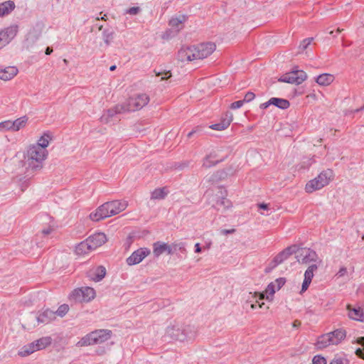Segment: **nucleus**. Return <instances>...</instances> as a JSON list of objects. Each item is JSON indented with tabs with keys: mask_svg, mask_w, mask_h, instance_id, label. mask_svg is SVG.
Listing matches in <instances>:
<instances>
[{
	"mask_svg": "<svg viewBox=\"0 0 364 364\" xmlns=\"http://www.w3.org/2000/svg\"><path fill=\"white\" fill-rule=\"evenodd\" d=\"M53 52V49L50 47H48L46 50V54L50 55Z\"/></svg>",
	"mask_w": 364,
	"mask_h": 364,
	"instance_id": "61",
	"label": "nucleus"
},
{
	"mask_svg": "<svg viewBox=\"0 0 364 364\" xmlns=\"http://www.w3.org/2000/svg\"><path fill=\"white\" fill-rule=\"evenodd\" d=\"M216 156L215 153H210L203 159V166L205 168H210L216 165L220 161L216 159Z\"/></svg>",
	"mask_w": 364,
	"mask_h": 364,
	"instance_id": "36",
	"label": "nucleus"
},
{
	"mask_svg": "<svg viewBox=\"0 0 364 364\" xmlns=\"http://www.w3.org/2000/svg\"><path fill=\"white\" fill-rule=\"evenodd\" d=\"M194 46L182 47L178 53V58L179 60L193 61L196 60Z\"/></svg>",
	"mask_w": 364,
	"mask_h": 364,
	"instance_id": "13",
	"label": "nucleus"
},
{
	"mask_svg": "<svg viewBox=\"0 0 364 364\" xmlns=\"http://www.w3.org/2000/svg\"><path fill=\"white\" fill-rule=\"evenodd\" d=\"M48 156V151L41 150L38 146L29 144L23 153L24 165L26 170L36 171L41 170Z\"/></svg>",
	"mask_w": 364,
	"mask_h": 364,
	"instance_id": "1",
	"label": "nucleus"
},
{
	"mask_svg": "<svg viewBox=\"0 0 364 364\" xmlns=\"http://www.w3.org/2000/svg\"><path fill=\"white\" fill-rule=\"evenodd\" d=\"M205 195L210 203L218 210H228L232 207L231 201L226 198V191L220 187H216L215 189L208 191Z\"/></svg>",
	"mask_w": 364,
	"mask_h": 364,
	"instance_id": "3",
	"label": "nucleus"
},
{
	"mask_svg": "<svg viewBox=\"0 0 364 364\" xmlns=\"http://www.w3.org/2000/svg\"><path fill=\"white\" fill-rule=\"evenodd\" d=\"M313 364H326V359L320 355H316L312 360Z\"/></svg>",
	"mask_w": 364,
	"mask_h": 364,
	"instance_id": "50",
	"label": "nucleus"
},
{
	"mask_svg": "<svg viewBox=\"0 0 364 364\" xmlns=\"http://www.w3.org/2000/svg\"><path fill=\"white\" fill-rule=\"evenodd\" d=\"M18 73V69L16 66L0 65V80L9 81L13 79Z\"/></svg>",
	"mask_w": 364,
	"mask_h": 364,
	"instance_id": "18",
	"label": "nucleus"
},
{
	"mask_svg": "<svg viewBox=\"0 0 364 364\" xmlns=\"http://www.w3.org/2000/svg\"><path fill=\"white\" fill-rule=\"evenodd\" d=\"M69 311V306L68 304L60 305L57 311L55 312V315L57 314L60 317H63Z\"/></svg>",
	"mask_w": 364,
	"mask_h": 364,
	"instance_id": "42",
	"label": "nucleus"
},
{
	"mask_svg": "<svg viewBox=\"0 0 364 364\" xmlns=\"http://www.w3.org/2000/svg\"><path fill=\"white\" fill-rule=\"evenodd\" d=\"M165 242H154L153 245V253L155 257H159L161 255H162L164 252H165Z\"/></svg>",
	"mask_w": 364,
	"mask_h": 364,
	"instance_id": "39",
	"label": "nucleus"
},
{
	"mask_svg": "<svg viewBox=\"0 0 364 364\" xmlns=\"http://www.w3.org/2000/svg\"><path fill=\"white\" fill-rule=\"evenodd\" d=\"M155 73H156V76L161 77V80H160L161 81L167 80L169 78H171V73L169 70L168 71L164 70V71H159V72L155 71Z\"/></svg>",
	"mask_w": 364,
	"mask_h": 364,
	"instance_id": "43",
	"label": "nucleus"
},
{
	"mask_svg": "<svg viewBox=\"0 0 364 364\" xmlns=\"http://www.w3.org/2000/svg\"><path fill=\"white\" fill-rule=\"evenodd\" d=\"M271 102L272 105L282 109H287L290 106V103L288 100L282 98L272 97Z\"/></svg>",
	"mask_w": 364,
	"mask_h": 364,
	"instance_id": "38",
	"label": "nucleus"
},
{
	"mask_svg": "<svg viewBox=\"0 0 364 364\" xmlns=\"http://www.w3.org/2000/svg\"><path fill=\"white\" fill-rule=\"evenodd\" d=\"M331 338L328 333L323 334L318 338V340L316 343V346L318 349H323L329 346H331L330 342Z\"/></svg>",
	"mask_w": 364,
	"mask_h": 364,
	"instance_id": "35",
	"label": "nucleus"
},
{
	"mask_svg": "<svg viewBox=\"0 0 364 364\" xmlns=\"http://www.w3.org/2000/svg\"><path fill=\"white\" fill-rule=\"evenodd\" d=\"M244 103L245 102L243 100H238V101L234 102L231 104L230 108L233 109L240 108L243 105Z\"/></svg>",
	"mask_w": 364,
	"mask_h": 364,
	"instance_id": "54",
	"label": "nucleus"
},
{
	"mask_svg": "<svg viewBox=\"0 0 364 364\" xmlns=\"http://www.w3.org/2000/svg\"><path fill=\"white\" fill-rule=\"evenodd\" d=\"M354 272V268L352 267L350 270L347 269L346 267H341L337 273L334 275V277L336 279H344L346 280L350 279L352 277L353 273Z\"/></svg>",
	"mask_w": 364,
	"mask_h": 364,
	"instance_id": "32",
	"label": "nucleus"
},
{
	"mask_svg": "<svg viewBox=\"0 0 364 364\" xmlns=\"http://www.w3.org/2000/svg\"><path fill=\"white\" fill-rule=\"evenodd\" d=\"M16 6L13 1L9 0L0 4V17L9 15Z\"/></svg>",
	"mask_w": 364,
	"mask_h": 364,
	"instance_id": "29",
	"label": "nucleus"
},
{
	"mask_svg": "<svg viewBox=\"0 0 364 364\" xmlns=\"http://www.w3.org/2000/svg\"><path fill=\"white\" fill-rule=\"evenodd\" d=\"M259 208L260 209L267 210L268 209V205L265 204V203H261V204L259 205Z\"/></svg>",
	"mask_w": 364,
	"mask_h": 364,
	"instance_id": "59",
	"label": "nucleus"
},
{
	"mask_svg": "<svg viewBox=\"0 0 364 364\" xmlns=\"http://www.w3.org/2000/svg\"><path fill=\"white\" fill-rule=\"evenodd\" d=\"M124 107L122 104L117 105L114 107L104 112L100 117L101 122L108 124L112 122L113 118L117 114L124 113Z\"/></svg>",
	"mask_w": 364,
	"mask_h": 364,
	"instance_id": "12",
	"label": "nucleus"
},
{
	"mask_svg": "<svg viewBox=\"0 0 364 364\" xmlns=\"http://www.w3.org/2000/svg\"><path fill=\"white\" fill-rule=\"evenodd\" d=\"M232 119V114L231 112H227L222 117L220 122L210 125V128L218 131L224 130L230 126Z\"/></svg>",
	"mask_w": 364,
	"mask_h": 364,
	"instance_id": "20",
	"label": "nucleus"
},
{
	"mask_svg": "<svg viewBox=\"0 0 364 364\" xmlns=\"http://www.w3.org/2000/svg\"><path fill=\"white\" fill-rule=\"evenodd\" d=\"M105 274L106 269L102 266L93 267L90 269L87 272L88 277L95 282L101 281L105 277Z\"/></svg>",
	"mask_w": 364,
	"mask_h": 364,
	"instance_id": "21",
	"label": "nucleus"
},
{
	"mask_svg": "<svg viewBox=\"0 0 364 364\" xmlns=\"http://www.w3.org/2000/svg\"><path fill=\"white\" fill-rule=\"evenodd\" d=\"M114 38V32L111 29H104L102 31V39L106 46H109Z\"/></svg>",
	"mask_w": 364,
	"mask_h": 364,
	"instance_id": "40",
	"label": "nucleus"
},
{
	"mask_svg": "<svg viewBox=\"0 0 364 364\" xmlns=\"http://www.w3.org/2000/svg\"><path fill=\"white\" fill-rule=\"evenodd\" d=\"M348 316L351 319L364 321V312L362 309H360V307L351 309L350 306H348Z\"/></svg>",
	"mask_w": 364,
	"mask_h": 364,
	"instance_id": "31",
	"label": "nucleus"
},
{
	"mask_svg": "<svg viewBox=\"0 0 364 364\" xmlns=\"http://www.w3.org/2000/svg\"><path fill=\"white\" fill-rule=\"evenodd\" d=\"M318 269V266L316 264H311L304 273V279L302 283L301 292L306 291L311 282V280L314 275V272Z\"/></svg>",
	"mask_w": 364,
	"mask_h": 364,
	"instance_id": "19",
	"label": "nucleus"
},
{
	"mask_svg": "<svg viewBox=\"0 0 364 364\" xmlns=\"http://www.w3.org/2000/svg\"><path fill=\"white\" fill-rule=\"evenodd\" d=\"M255 95L254 92H248L247 93H246V95H245V97L242 100L244 101V102H250L252 101L255 99Z\"/></svg>",
	"mask_w": 364,
	"mask_h": 364,
	"instance_id": "51",
	"label": "nucleus"
},
{
	"mask_svg": "<svg viewBox=\"0 0 364 364\" xmlns=\"http://www.w3.org/2000/svg\"><path fill=\"white\" fill-rule=\"evenodd\" d=\"M313 163H314L313 159H306L302 161L301 167L303 168H306L309 167Z\"/></svg>",
	"mask_w": 364,
	"mask_h": 364,
	"instance_id": "52",
	"label": "nucleus"
},
{
	"mask_svg": "<svg viewBox=\"0 0 364 364\" xmlns=\"http://www.w3.org/2000/svg\"><path fill=\"white\" fill-rule=\"evenodd\" d=\"M186 21V16L185 15H179L178 16L172 18L169 21V26L178 32L183 28V23Z\"/></svg>",
	"mask_w": 364,
	"mask_h": 364,
	"instance_id": "27",
	"label": "nucleus"
},
{
	"mask_svg": "<svg viewBox=\"0 0 364 364\" xmlns=\"http://www.w3.org/2000/svg\"><path fill=\"white\" fill-rule=\"evenodd\" d=\"M111 216L112 215L109 213V210L105 203L90 215V219L93 221H99Z\"/></svg>",
	"mask_w": 364,
	"mask_h": 364,
	"instance_id": "16",
	"label": "nucleus"
},
{
	"mask_svg": "<svg viewBox=\"0 0 364 364\" xmlns=\"http://www.w3.org/2000/svg\"><path fill=\"white\" fill-rule=\"evenodd\" d=\"M150 254V250L147 248H139L134 251L127 259L128 265H134L140 263L146 257Z\"/></svg>",
	"mask_w": 364,
	"mask_h": 364,
	"instance_id": "11",
	"label": "nucleus"
},
{
	"mask_svg": "<svg viewBox=\"0 0 364 364\" xmlns=\"http://www.w3.org/2000/svg\"><path fill=\"white\" fill-rule=\"evenodd\" d=\"M52 232H53V228H47L42 230V233L44 235H48L50 234Z\"/></svg>",
	"mask_w": 364,
	"mask_h": 364,
	"instance_id": "57",
	"label": "nucleus"
},
{
	"mask_svg": "<svg viewBox=\"0 0 364 364\" xmlns=\"http://www.w3.org/2000/svg\"><path fill=\"white\" fill-rule=\"evenodd\" d=\"M276 291H277V290L276 289L275 285L272 282H271L267 287L265 293L269 294L270 296H273L274 294L276 292Z\"/></svg>",
	"mask_w": 364,
	"mask_h": 364,
	"instance_id": "48",
	"label": "nucleus"
},
{
	"mask_svg": "<svg viewBox=\"0 0 364 364\" xmlns=\"http://www.w3.org/2000/svg\"><path fill=\"white\" fill-rule=\"evenodd\" d=\"M18 27L11 26L0 31V40L6 46L16 36Z\"/></svg>",
	"mask_w": 364,
	"mask_h": 364,
	"instance_id": "15",
	"label": "nucleus"
},
{
	"mask_svg": "<svg viewBox=\"0 0 364 364\" xmlns=\"http://www.w3.org/2000/svg\"><path fill=\"white\" fill-rule=\"evenodd\" d=\"M150 99L146 94H139L130 97L126 102L122 104L125 112H134L142 109L149 102Z\"/></svg>",
	"mask_w": 364,
	"mask_h": 364,
	"instance_id": "6",
	"label": "nucleus"
},
{
	"mask_svg": "<svg viewBox=\"0 0 364 364\" xmlns=\"http://www.w3.org/2000/svg\"><path fill=\"white\" fill-rule=\"evenodd\" d=\"M141 11V9L139 6L131 7L125 11V14L129 15H137Z\"/></svg>",
	"mask_w": 364,
	"mask_h": 364,
	"instance_id": "47",
	"label": "nucleus"
},
{
	"mask_svg": "<svg viewBox=\"0 0 364 364\" xmlns=\"http://www.w3.org/2000/svg\"><path fill=\"white\" fill-rule=\"evenodd\" d=\"M11 132V120L8 119L0 122V132Z\"/></svg>",
	"mask_w": 364,
	"mask_h": 364,
	"instance_id": "41",
	"label": "nucleus"
},
{
	"mask_svg": "<svg viewBox=\"0 0 364 364\" xmlns=\"http://www.w3.org/2000/svg\"><path fill=\"white\" fill-rule=\"evenodd\" d=\"M196 331L193 326H182L176 321L171 322L165 330L164 336L167 338L185 341L192 340L196 337Z\"/></svg>",
	"mask_w": 364,
	"mask_h": 364,
	"instance_id": "2",
	"label": "nucleus"
},
{
	"mask_svg": "<svg viewBox=\"0 0 364 364\" xmlns=\"http://www.w3.org/2000/svg\"><path fill=\"white\" fill-rule=\"evenodd\" d=\"M313 40H314L313 38H307L306 39H304L301 42L299 46V49L301 51L305 50L309 47V46L312 43Z\"/></svg>",
	"mask_w": 364,
	"mask_h": 364,
	"instance_id": "44",
	"label": "nucleus"
},
{
	"mask_svg": "<svg viewBox=\"0 0 364 364\" xmlns=\"http://www.w3.org/2000/svg\"><path fill=\"white\" fill-rule=\"evenodd\" d=\"M115 69H116V65H112V66L109 68V70H110L111 71H113V70H114Z\"/></svg>",
	"mask_w": 364,
	"mask_h": 364,
	"instance_id": "64",
	"label": "nucleus"
},
{
	"mask_svg": "<svg viewBox=\"0 0 364 364\" xmlns=\"http://www.w3.org/2000/svg\"><path fill=\"white\" fill-rule=\"evenodd\" d=\"M52 339L50 337H43L33 342L36 351L43 350L50 345Z\"/></svg>",
	"mask_w": 364,
	"mask_h": 364,
	"instance_id": "33",
	"label": "nucleus"
},
{
	"mask_svg": "<svg viewBox=\"0 0 364 364\" xmlns=\"http://www.w3.org/2000/svg\"><path fill=\"white\" fill-rule=\"evenodd\" d=\"M235 229H230V230H223V232L225 233V234H230V233H233L235 232Z\"/></svg>",
	"mask_w": 364,
	"mask_h": 364,
	"instance_id": "60",
	"label": "nucleus"
},
{
	"mask_svg": "<svg viewBox=\"0 0 364 364\" xmlns=\"http://www.w3.org/2000/svg\"><path fill=\"white\" fill-rule=\"evenodd\" d=\"M360 343H363L364 345V337L360 338ZM355 353L358 356L364 359V348L363 349L358 348L355 351Z\"/></svg>",
	"mask_w": 364,
	"mask_h": 364,
	"instance_id": "53",
	"label": "nucleus"
},
{
	"mask_svg": "<svg viewBox=\"0 0 364 364\" xmlns=\"http://www.w3.org/2000/svg\"><path fill=\"white\" fill-rule=\"evenodd\" d=\"M296 259L301 264H309L311 262H321L317 253L310 248H300L296 252Z\"/></svg>",
	"mask_w": 364,
	"mask_h": 364,
	"instance_id": "8",
	"label": "nucleus"
},
{
	"mask_svg": "<svg viewBox=\"0 0 364 364\" xmlns=\"http://www.w3.org/2000/svg\"><path fill=\"white\" fill-rule=\"evenodd\" d=\"M331 345H338L346 337V331L342 329H337L334 331L328 333Z\"/></svg>",
	"mask_w": 364,
	"mask_h": 364,
	"instance_id": "26",
	"label": "nucleus"
},
{
	"mask_svg": "<svg viewBox=\"0 0 364 364\" xmlns=\"http://www.w3.org/2000/svg\"><path fill=\"white\" fill-rule=\"evenodd\" d=\"M165 249H166L165 252H166L168 255H172L175 252L174 248H173V245H169L166 243Z\"/></svg>",
	"mask_w": 364,
	"mask_h": 364,
	"instance_id": "55",
	"label": "nucleus"
},
{
	"mask_svg": "<svg viewBox=\"0 0 364 364\" xmlns=\"http://www.w3.org/2000/svg\"><path fill=\"white\" fill-rule=\"evenodd\" d=\"M173 245L174 251H181V252H185L186 251V245L183 242H179V243H175Z\"/></svg>",
	"mask_w": 364,
	"mask_h": 364,
	"instance_id": "49",
	"label": "nucleus"
},
{
	"mask_svg": "<svg viewBox=\"0 0 364 364\" xmlns=\"http://www.w3.org/2000/svg\"><path fill=\"white\" fill-rule=\"evenodd\" d=\"M36 349H35V347H34V345L33 343V342L27 344V345H25L24 346H23L19 350H18V355H20L21 357H26L32 353H33L34 352H36Z\"/></svg>",
	"mask_w": 364,
	"mask_h": 364,
	"instance_id": "37",
	"label": "nucleus"
},
{
	"mask_svg": "<svg viewBox=\"0 0 364 364\" xmlns=\"http://www.w3.org/2000/svg\"><path fill=\"white\" fill-rule=\"evenodd\" d=\"M93 251L87 240L80 242L75 246V252L78 256H85Z\"/></svg>",
	"mask_w": 364,
	"mask_h": 364,
	"instance_id": "25",
	"label": "nucleus"
},
{
	"mask_svg": "<svg viewBox=\"0 0 364 364\" xmlns=\"http://www.w3.org/2000/svg\"><path fill=\"white\" fill-rule=\"evenodd\" d=\"M299 325H300V322H299V321H295L293 323V327H294V328L298 327Z\"/></svg>",
	"mask_w": 364,
	"mask_h": 364,
	"instance_id": "62",
	"label": "nucleus"
},
{
	"mask_svg": "<svg viewBox=\"0 0 364 364\" xmlns=\"http://www.w3.org/2000/svg\"><path fill=\"white\" fill-rule=\"evenodd\" d=\"M26 116L21 117L15 120H11V132H18L23 129L28 122Z\"/></svg>",
	"mask_w": 364,
	"mask_h": 364,
	"instance_id": "30",
	"label": "nucleus"
},
{
	"mask_svg": "<svg viewBox=\"0 0 364 364\" xmlns=\"http://www.w3.org/2000/svg\"><path fill=\"white\" fill-rule=\"evenodd\" d=\"M168 191L165 187L154 189L151 193V200H162L166 198Z\"/></svg>",
	"mask_w": 364,
	"mask_h": 364,
	"instance_id": "34",
	"label": "nucleus"
},
{
	"mask_svg": "<svg viewBox=\"0 0 364 364\" xmlns=\"http://www.w3.org/2000/svg\"><path fill=\"white\" fill-rule=\"evenodd\" d=\"M272 105V102H271V99L266 102H264V103H262L260 105H259V107L261 109H267L269 105Z\"/></svg>",
	"mask_w": 364,
	"mask_h": 364,
	"instance_id": "56",
	"label": "nucleus"
},
{
	"mask_svg": "<svg viewBox=\"0 0 364 364\" xmlns=\"http://www.w3.org/2000/svg\"><path fill=\"white\" fill-rule=\"evenodd\" d=\"M112 331L108 329H98L83 336L76 344L77 347H84L105 343L110 339Z\"/></svg>",
	"mask_w": 364,
	"mask_h": 364,
	"instance_id": "4",
	"label": "nucleus"
},
{
	"mask_svg": "<svg viewBox=\"0 0 364 364\" xmlns=\"http://www.w3.org/2000/svg\"><path fill=\"white\" fill-rule=\"evenodd\" d=\"M333 171L331 169L323 170L316 177L307 182L305 186L306 192L311 193L323 188L329 184L333 180Z\"/></svg>",
	"mask_w": 364,
	"mask_h": 364,
	"instance_id": "5",
	"label": "nucleus"
},
{
	"mask_svg": "<svg viewBox=\"0 0 364 364\" xmlns=\"http://www.w3.org/2000/svg\"><path fill=\"white\" fill-rule=\"evenodd\" d=\"M196 60L204 59L210 55L215 50V45L213 43H204L194 46Z\"/></svg>",
	"mask_w": 364,
	"mask_h": 364,
	"instance_id": "10",
	"label": "nucleus"
},
{
	"mask_svg": "<svg viewBox=\"0 0 364 364\" xmlns=\"http://www.w3.org/2000/svg\"><path fill=\"white\" fill-rule=\"evenodd\" d=\"M86 240L90 245L92 250H95L106 242L107 237L103 232H97L88 237Z\"/></svg>",
	"mask_w": 364,
	"mask_h": 364,
	"instance_id": "17",
	"label": "nucleus"
},
{
	"mask_svg": "<svg viewBox=\"0 0 364 364\" xmlns=\"http://www.w3.org/2000/svg\"><path fill=\"white\" fill-rule=\"evenodd\" d=\"M264 299V293L259 294V299L262 300Z\"/></svg>",
	"mask_w": 364,
	"mask_h": 364,
	"instance_id": "63",
	"label": "nucleus"
},
{
	"mask_svg": "<svg viewBox=\"0 0 364 364\" xmlns=\"http://www.w3.org/2000/svg\"><path fill=\"white\" fill-rule=\"evenodd\" d=\"M95 295L93 288L84 287L72 291L69 295V300L75 303L89 302L95 299Z\"/></svg>",
	"mask_w": 364,
	"mask_h": 364,
	"instance_id": "7",
	"label": "nucleus"
},
{
	"mask_svg": "<svg viewBox=\"0 0 364 364\" xmlns=\"http://www.w3.org/2000/svg\"><path fill=\"white\" fill-rule=\"evenodd\" d=\"M53 139V136L50 132H45L38 140L36 143L31 144L35 146H38L40 149L48 151L47 147Z\"/></svg>",
	"mask_w": 364,
	"mask_h": 364,
	"instance_id": "22",
	"label": "nucleus"
},
{
	"mask_svg": "<svg viewBox=\"0 0 364 364\" xmlns=\"http://www.w3.org/2000/svg\"><path fill=\"white\" fill-rule=\"evenodd\" d=\"M105 203L112 216L122 212L128 206V203L126 200H112Z\"/></svg>",
	"mask_w": 364,
	"mask_h": 364,
	"instance_id": "14",
	"label": "nucleus"
},
{
	"mask_svg": "<svg viewBox=\"0 0 364 364\" xmlns=\"http://www.w3.org/2000/svg\"><path fill=\"white\" fill-rule=\"evenodd\" d=\"M38 323H48L55 318V312L50 310L46 309L41 313L36 316H35Z\"/></svg>",
	"mask_w": 364,
	"mask_h": 364,
	"instance_id": "23",
	"label": "nucleus"
},
{
	"mask_svg": "<svg viewBox=\"0 0 364 364\" xmlns=\"http://www.w3.org/2000/svg\"><path fill=\"white\" fill-rule=\"evenodd\" d=\"M335 79L333 75L330 73H323L317 76L316 82L321 86H328L331 85Z\"/></svg>",
	"mask_w": 364,
	"mask_h": 364,
	"instance_id": "28",
	"label": "nucleus"
},
{
	"mask_svg": "<svg viewBox=\"0 0 364 364\" xmlns=\"http://www.w3.org/2000/svg\"><path fill=\"white\" fill-rule=\"evenodd\" d=\"M294 250L291 247H287L281 252H279L272 260L274 263L273 267H276L278 264L282 263L284 261L288 259V257L292 255Z\"/></svg>",
	"mask_w": 364,
	"mask_h": 364,
	"instance_id": "24",
	"label": "nucleus"
},
{
	"mask_svg": "<svg viewBox=\"0 0 364 364\" xmlns=\"http://www.w3.org/2000/svg\"><path fill=\"white\" fill-rule=\"evenodd\" d=\"M307 78L306 73L303 70H292L280 77L279 81L290 84L300 85Z\"/></svg>",
	"mask_w": 364,
	"mask_h": 364,
	"instance_id": "9",
	"label": "nucleus"
},
{
	"mask_svg": "<svg viewBox=\"0 0 364 364\" xmlns=\"http://www.w3.org/2000/svg\"><path fill=\"white\" fill-rule=\"evenodd\" d=\"M285 282H286L285 279L280 277V278L277 279L272 283L275 285L276 289L278 291L282 288V287H283L284 285Z\"/></svg>",
	"mask_w": 364,
	"mask_h": 364,
	"instance_id": "46",
	"label": "nucleus"
},
{
	"mask_svg": "<svg viewBox=\"0 0 364 364\" xmlns=\"http://www.w3.org/2000/svg\"><path fill=\"white\" fill-rule=\"evenodd\" d=\"M330 364H349V360L345 357L335 356Z\"/></svg>",
	"mask_w": 364,
	"mask_h": 364,
	"instance_id": "45",
	"label": "nucleus"
},
{
	"mask_svg": "<svg viewBox=\"0 0 364 364\" xmlns=\"http://www.w3.org/2000/svg\"><path fill=\"white\" fill-rule=\"evenodd\" d=\"M201 251H202V249H201V247L200 246V244L199 243H196L195 245V252L200 253V252H201Z\"/></svg>",
	"mask_w": 364,
	"mask_h": 364,
	"instance_id": "58",
	"label": "nucleus"
}]
</instances>
